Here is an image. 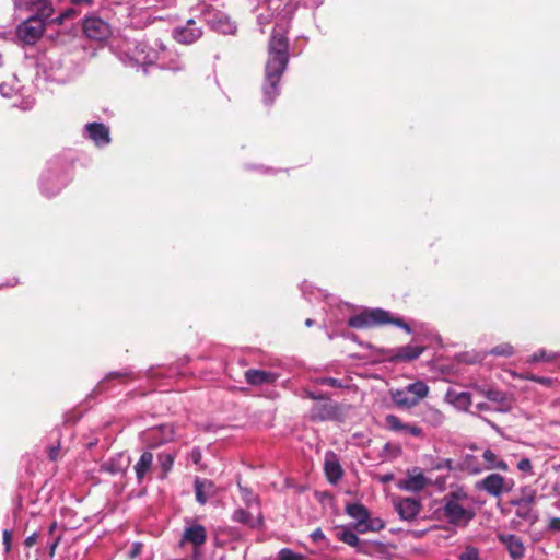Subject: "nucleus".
Segmentation results:
<instances>
[{"mask_svg": "<svg viewBox=\"0 0 560 560\" xmlns=\"http://www.w3.org/2000/svg\"><path fill=\"white\" fill-rule=\"evenodd\" d=\"M186 526L179 540V546L191 544L195 547L194 559H198V548L207 541V529L203 525L196 523L190 518H186Z\"/></svg>", "mask_w": 560, "mask_h": 560, "instance_id": "7", "label": "nucleus"}, {"mask_svg": "<svg viewBox=\"0 0 560 560\" xmlns=\"http://www.w3.org/2000/svg\"><path fill=\"white\" fill-rule=\"evenodd\" d=\"M305 325H306L307 327H312V326L314 325V320H313L312 318H307V319L305 320Z\"/></svg>", "mask_w": 560, "mask_h": 560, "instance_id": "64", "label": "nucleus"}, {"mask_svg": "<svg viewBox=\"0 0 560 560\" xmlns=\"http://www.w3.org/2000/svg\"><path fill=\"white\" fill-rule=\"evenodd\" d=\"M7 84H0V93L3 95V96H9V93H8V89H7Z\"/></svg>", "mask_w": 560, "mask_h": 560, "instance_id": "59", "label": "nucleus"}, {"mask_svg": "<svg viewBox=\"0 0 560 560\" xmlns=\"http://www.w3.org/2000/svg\"><path fill=\"white\" fill-rule=\"evenodd\" d=\"M11 36V32L3 26H0V38L7 39Z\"/></svg>", "mask_w": 560, "mask_h": 560, "instance_id": "57", "label": "nucleus"}, {"mask_svg": "<svg viewBox=\"0 0 560 560\" xmlns=\"http://www.w3.org/2000/svg\"><path fill=\"white\" fill-rule=\"evenodd\" d=\"M188 458L195 465H200L201 458H202V452H201L200 447H198V446L194 447L190 451V453L188 454Z\"/></svg>", "mask_w": 560, "mask_h": 560, "instance_id": "42", "label": "nucleus"}, {"mask_svg": "<svg viewBox=\"0 0 560 560\" xmlns=\"http://www.w3.org/2000/svg\"><path fill=\"white\" fill-rule=\"evenodd\" d=\"M303 5L311 7V8H317L319 7L324 0H301Z\"/></svg>", "mask_w": 560, "mask_h": 560, "instance_id": "54", "label": "nucleus"}, {"mask_svg": "<svg viewBox=\"0 0 560 560\" xmlns=\"http://www.w3.org/2000/svg\"><path fill=\"white\" fill-rule=\"evenodd\" d=\"M424 534H425V530L413 532V536L418 537V538L422 537Z\"/></svg>", "mask_w": 560, "mask_h": 560, "instance_id": "61", "label": "nucleus"}, {"mask_svg": "<svg viewBox=\"0 0 560 560\" xmlns=\"http://www.w3.org/2000/svg\"><path fill=\"white\" fill-rule=\"evenodd\" d=\"M245 380L249 385L260 386L264 384H272L278 378V375L273 372L249 369L245 371Z\"/></svg>", "mask_w": 560, "mask_h": 560, "instance_id": "21", "label": "nucleus"}, {"mask_svg": "<svg viewBox=\"0 0 560 560\" xmlns=\"http://www.w3.org/2000/svg\"><path fill=\"white\" fill-rule=\"evenodd\" d=\"M131 376V371L125 370L124 372H110L104 380H102L94 388V392L101 393L107 388V383L112 380H124Z\"/></svg>", "mask_w": 560, "mask_h": 560, "instance_id": "32", "label": "nucleus"}, {"mask_svg": "<svg viewBox=\"0 0 560 560\" xmlns=\"http://www.w3.org/2000/svg\"><path fill=\"white\" fill-rule=\"evenodd\" d=\"M446 400L454 407L460 410L467 411L472 405L471 395L467 392H457L455 389H448L446 393Z\"/></svg>", "mask_w": 560, "mask_h": 560, "instance_id": "25", "label": "nucleus"}, {"mask_svg": "<svg viewBox=\"0 0 560 560\" xmlns=\"http://www.w3.org/2000/svg\"><path fill=\"white\" fill-rule=\"evenodd\" d=\"M153 459V454L149 451H145L141 454L140 458L136 463L133 469L138 485H142L147 475L152 470Z\"/></svg>", "mask_w": 560, "mask_h": 560, "instance_id": "23", "label": "nucleus"}, {"mask_svg": "<svg viewBox=\"0 0 560 560\" xmlns=\"http://www.w3.org/2000/svg\"><path fill=\"white\" fill-rule=\"evenodd\" d=\"M385 526L384 522L378 517H371V514L369 515V521H366L363 528H360V534H364L368 532H378L383 529Z\"/></svg>", "mask_w": 560, "mask_h": 560, "instance_id": "35", "label": "nucleus"}, {"mask_svg": "<svg viewBox=\"0 0 560 560\" xmlns=\"http://www.w3.org/2000/svg\"><path fill=\"white\" fill-rule=\"evenodd\" d=\"M467 499V492L462 488L452 490L443 497V516L450 524L466 526L474 518V511L466 505Z\"/></svg>", "mask_w": 560, "mask_h": 560, "instance_id": "2", "label": "nucleus"}, {"mask_svg": "<svg viewBox=\"0 0 560 560\" xmlns=\"http://www.w3.org/2000/svg\"><path fill=\"white\" fill-rule=\"evenodd\" d=\"M83 32L88 38L97 42L106 40L112 35L109 24L97 16H89L83 21Z\"/></svg>", "mask_w": 560, "mask_h": 560, "instance_id": "9", "label": "nucleus"}, {"mask_svg": "<svg viewBox=\"0 0 560 560\" xmlns=\"http://www.w3.org/2000/svg\"><path fill=\"white\" fill-rule=\"evenodd\" d=\"M524 378L529 380V381H533V382H536L537 375L528 374V375H526Z\"/></svg>", "mask_w": 560, "mask_h": 560, "instance_id": "62", "label": "nucleus"}, {"mask_svg": "<svg viewBox=\"0 0 560 560\" xmlns=\"http://www.w3.org/2000/svg\"><path fill=\"white\" fill-rule=\"evenodd\" d=\"M423 346H412L407 345L400 348H397L396 350H392L393 353L388 361L390 362H409L412 360L418 359L424 351Z\"/></svg>", "mask_w": 560, "mask_h": 560, "instance_id": "17", "label": "nucleus"}, {"mask_svg": "<svg viewBox=\"0 0 560 560\" xmlns=\"http://www.w3.org/2000/svg\"><path fill=\"white\" fill-rule=\"evenodd\" d=\"M402 432L412 436H421L423 433L420 427L408 423H405V429H402Z\"/></svg>", "mask_w": 560, "mask_h": 560, "instance_id": "43", "label": "nucleus"}, {"mask_svg": "<svg viewBox=\"0 0 560 560\" xmlns=\"http://www.w3.org/2000/svg\"><path fill=\"white\" fill-rule=\"evenodd\" d=\"M202 21L213 31L222 34H234L236 25L231 19L222 11L215 10L206 5L201 10Z\"/></svg>", "mask_w": 560, "mask_h": 560, "instance_id": "6", "label": "nucleus"}, {"mask_svg": "<svg viewBox=\"0 0 560 560\" xmlns=\"http://www.w3.org/2000/svg\"><path fill=\"white\" fill-rule=\"evenodd\" d=\"M311 538L313 541L317 542L325 539V534L320 528H316L315 530L312 532Z\"/></svg>", "mask_w": 560, "mask_h": 560, "instance_id": "51", "label": "nucleus"}, {"mask_svg": "<svg viewBox=\"0 0 560 560\" xmlns=\"http://www.w3.org/2000/svg\"><path fill=\"white\" fill-rule=\"evenodd\" d=\"M3 545L5 551L9 552L11 549V533L8 529L3 532Z\"/></svg>", "mask_w": 560, "mask_h": 560, "instance_id": "52", "label": "nucleus"}, {"mask_svg": "<svg viewBox=\"0 0 560 560\" xmlns=\"http://www.w3.org/2000/svg\"><path fill=\"white\" fill-rule=\"evenodd\" d=\"M550 357L547 354L545 350H539L527 359L528 363H536L539 361H548Z\"/></svg>", "mask_w": 560, "mask_h": 560, "instance_id": "41", "label": "nucleus"}, {"mask_svg": "<svg viewBox=\"0 0 560 560\" xmlns=\"http://www.w3.org/2000/svg\"><path fill=\"white\" fill-rule=\"evenodd\" d=\"M35 14L32 16L39 18L46 25L51 20L54 14V8L49 0H40L37 2V7L34 9Z\"/></svg>", "mask_w": 560, "mask_h": 560, "instance_id": "27", "label": "nucleus"}, {"mask_svg": "<svg viewBox=\"0 0 560 560\" xmlns=\"http://www.w3.org/2000/svg\"><path fill=\"white\" fill-rule=\"evenodd\" d=\"M131 458L125 453H117L105 460L100 470L112 476L125 475L130 466Z\"/></svg>", "mask_w": 560, "mask_h": 560, "instance_id": "15", "label": "nucleus"}, {"mask_svg": "<svg viewBox=\"0 0 560 560\" xmlns=\"http://www.w3.org/2000/svg\"><path fill=\"white\" fill-rule=\"evenodd\" d=\"M517 468L523 472L533 474V465L528 458H522L517 463Z\"/></svg>", "mask_w": 560, "mask_h": 560, "instance_id": "44", "label": "nucleus"}, {"mask_svg": "<svg viewBox=\"0 0 560 560\" xmlns=\"http://www.w3.org/2000/svg\"><path fill=\"white\" fill-rule=\"evenodd\" d=\"M393 324L402 328L406 332L410 334L411 328L401 318L393 317L392 314L383 308L366 310L358 315L351 316L348 325L352 328H368L374 325Z\"/></svg>", "mask_w": 560, "mask_h": 560, "instance_id": "3", "label": "nucleus"}, {"mask_svg": "<svg viewBox=\"0 0 560 560\" xmlns=\"http://www.w3.org/2000/svg\"><path fill=\"white\" fill-rule=\"evenodd\" d=\"M318 383L320 385L330 386L335 388H345L347 385H345L340 380L335 377H322L318 380Z\"/></svg>", "mask_w": 560, "mask_h": 560, "instance_id": "40", "label": "nucleus"}, {"mask_svg": "<svg viewBox=\"0 0 560 560\" xmlns=\"http://www.w3.org/2000/svg\"><path fill=\"white\" fill-rule=\"evenodd\" d=\"M394 508L401 520L412 521L421 512V501L415 498H399L394 500Z\"/></svg>", "mask_w": 560, "mask_h": 560, "instance_id": "14", "label": "nucleus"}, {"mask_svg": "<svg viewBox=\"0 0 560 560\" xmlns=\"http://www.w3.org/2000/svg\"><path fill=\"white\" fill-rule=\"evenodd\" d=\"M83 136L98 148L110 143L109 128L102 122H89L83 128Z\"/></svg>", "mask_w": 560, "mask_h": 560, "instance_id": "13", "label": "nucleus"}, {"mask_svg": "<svg viewBox=\"0 0 560 560\" xmlns=\"http://www.w3.org/2000/svg\"><path fill=\"white\" fill-rule=\"evenodd\" d=\"M142 544L141 542H133L130 547V549L128 550V557L130 559H135L137 558L141 551H142Z\"/></svg>", "mask_w": 560, "mask_h": 560, "instance_id": "45", "label": "nucleus"}, {"mask_svg": "<svg viewBox=\"0 0 560 560\" xmlns=\"http://www.w3.org/2000/svg\"><path fill=\"white\" fill-rule=\"evenodd\" d=\"M513 483L500 474H490L476 485L477 489L486 491L492 497L499 498L503 493L510 492Z\"/></svg>", "mask_w": 560, "mask_h": 560, "instance_id": "8", "label": "nucleus"}, {"mask_svg": "<svg viewBox=\"0 0 560 560\" xmlns=\"http://www.w3.org/2000/svg\"><path fill=\"white\" fill-rule=\"evenodd\" d=\"M65 184V179L61 178L58 174L52 173L51 171H48L47 173L42 175V191L47 197L55 196L58 191H60Z\"/></svg>", "mask_w": 560, "mask_h": 560, "instance_id": "20", "label": "nucleus"}, {"mask_svg": "<svg viewBox=\"0 0 560 560\" xmlns=\"http://www.w3.org/2000/svg\"><path fill=\"white\" fill-rule=\"evenodd\" d=\"M339 408L336 404L324 402L314 405L311 409V418L313 420L326 421L334 420L338 416Z\"/></svg>", "mask_w": 560, "mask_h": 560, "instance_id": "22", "label": "nucleus"}, {"mask_svg": "<svg viewBox=\"0 0 560 560\" xmlns=\"http://www.w3.org/2000/svg\"><path fill=\"white\" fill-rule=\"evenodd\" d=\"M37 539H38L37 533H33L32 535L26 537V539L24 540V544L26 547L31 548L32 546H34L36 544Z\"/></svg>", "mask_w": 560, "mask_h": 560, "instance_id": "53", "label": "nucleus"}, {"mask_svg": "<svg viewBox=\"0 0 560 560\" xmlns=\"http://www.w3.org/2000/svg\"><path fill=\"white\" fill-rule=\"evenodd\" d=\"M46 24L37 16H30L16 26L15 35L24 45H35L44 35Z\"/></svg>", "mask_w": 560, "mask_h": 560, "instance_id": "5", "label": "nucleus"}, {"mask_svg": "<svg viewBox=\"0 0 560 560\" xmlns=\"http://www.w3.org/2000/svg\"><path fill=\"white\" fill-rule=\"evenodd\" d=\"M536 383L549 385V384H551V380L548 377L537 376Z\"/></svg>", "mask_w": 560, "mask_h": 560, "instance_id": "58", "label": "nucleus"}, {"mask_svg": "<svg viewBox=\"0 0 560 560\" xmlns=\"http://www.w3.org/2000/svg\"><path fill=\"white\" fill-rule=\"evenodd\" d=\"M60 455V443L58 442L56 445H51L48 448V456L51 460L58 459Z\"/></svg>", "mask_w": 560, "mask_h": 560, "instance_id": "48", "label": "nucleus"}, {"mask_svg": "<svg viewBox=\"0 0 560 560\" xmlns=\"http://www.w3.org/2000/svg\"><path fill=\"white\" fill-rule=\"evenodd\" d=\"M428 394L429 387L422 381L411 383L401 389L390 390V397L395 405L404 409H410L417 406Z\"/></svg>", "mask_w": 560, "mask_h": 560, "instance_id": "4", "label": "nucleus"}, {"mask_svg": "<svg viewBox=\"0 0 560 560\" xmlns=\"http://www.w3.org/2000/svg\"><path fill=\"white\" fill-rule=\"evenodd\" d=\"M516 511L515 514L525 521L530 522L532 524L535 523L538 518L537 514L533 511V506H526V505H515Z\"/></svg>", "mask_w": 560, "mask_h": 560, "instance_id": "34", "label": "nucleus"}, {"mask_svg": "<svg viewBox=\"0 0 560 560\" xmlns=\"http://www.w3.org/2000/svg\"><path fill=\"white\" fill-rule=\"evenodd\" d=\"M175 462V454L168 452H162L158 455V464L162 470L161 478H165L172 470Z\"/></svg>", "mask_w": 560, "mask_h": 560, "instance_id": "31", "label": "nucleus"}, {"mask_svg": "<svg viewBox=\"0 0 560 560\" xmlns=\"http://www.w3.org/2000/svg\"><path fill=\"white\" fill-rule=\"evenodd\" d=\"M536 501V491L533 489H523L521 497L513 501L514 505L533 506Z\"/></svg>", "mask_w": 560, "mask_h": 560, "instance_id": "33", "label": "nucleus"}, {"mask_svg": "<svg viewBox=\"0 0 560 560\" xmlns=\"http://www.w3.org/2000/svg\"><path fill=\"white\" fill-rule=\"evenodd\" d=\"M77 14L74 9H67L65 10L57 19L56 21L61 24L65 20L71 19Z\"/></svg>", "mask_w": 560, "mask_h": 560, "instance_id": "47", "label": "nucleus"}, {"mask_svg": "<svg viewBox=\"0 0 560 560\" xmlns=\"http://www.w3.org/2000/svg\"><path fill=\"white\" fill-rule=\"evenodd\" d=\"M196 501L205 505L217 493L215 485L212 480L196 477L194 480Z\"/></svg>", "mask_w": 560, "mask_h": 560, "instance_id": "16", "label": "nucleus"}, {"mask_svg": "<svg viewBox=\"0 0 560 560\" xmlns=\"http://www.w3.org/2000/svg\"><path fill=\"white\" fill-rule=\"evenodd\" d=\"M432 481L427 478L420 468L413 467L407 471L406 478L399 482V488L409 492H420Z\"/></svg>", "mask_w": 560, "mask_h": 560, "instance_id": "12", "label": "nucleus"}, {"mask_svg": "<svg viewBox=\"0 0 560 560\" xmlns=\"http://www.w3.org/2000/svg\"><path fill=\"white\" fill-rule=\"evenodd\" d=\"M324 470L327 480L336 485L343 476V469L335 453L329 452L326 454Z\"/></svg>", "mask_w": 560, "mask_h": 560, "instance_id": "19", "label": "nucleus"}, {"mask_svg": "<svg viewBox=\"0 0 560 560\" xmlns=\"http://www.w3.org/2000/svg\"><path fill=\"white\" fill-rule=\"evenodd\" d=\"M482 458L487 463L488 469H500L505 471L509 468L508 464L504 460L499 459L497 454L489 448L482 453Z\"/></svg>", "mask_w": 560, "mask_h": 560, "instance_id": "28", "label": "nucleus"}, {"mask_svg": "<svg viewBox=\"0 0 560 560\" xmlns=\"http://www.w3.org/2000/svg\"><path fill=\"white\" fill-rule=\"evenodd\" d=\"M458 560H481L477 548L467 546L458 556Z\"/></svg>", "mask_w": 560, "mask_h": 560, "instance_id": "38", "label": "nucleus"}, {"mask_svg": "<svg viewBox=\"0 0 560 560\" xmlns=\"http://www.w3.org/2000/svg\"><path fill=\"white\" fill-rule=\"evenodd\" d=\"M60 542V537H57L49 546V556L52 558L55 556L56 549Z\"/></svg>", "mask_w": 560, "mask_h": 560, "instance_id": "56", "label": "nucleus"}, {"mask_svg": "<svg viewBox=\"0 0 560 560\" xmlns=\"http://www.w3.org/2000/svg\"><path fill=\"white\" fill-rule=\"evenodd\" d=\"M490 353L498 357H511L514 353V349L510 343H501L492 348Z\"/></svg>", "mask_w": 560, "mask_h": 560, "instance_id": "37", "label": "nucleus"}, {"mask_svg": "<svg viewBox=\"0 0 560 560\" xmlns=\"http://www.w3.org/2000/svg\"><path fill=\"white\" fill-rule=\"evenodd\" d=\"M346 512L357 521L354 529L360 533V528H363L366 521H369V510L361 503H351L346 506Z\"/></svg>", "mask_w": 560, "mask_h": 560, "instance_id": "24", "label": "nucleus"}, {"mask_svg": "<svg viewBox=\"0 0 560 560\" xmlns=\"http://www.w3.org/2000/svg\"><path fill=\"white\" fill-rule=\"evenodd\" d=\"M203 31L194 19L187 20L185 25L176 26L172 31L173 38L184 45H191L201 38Z\"/></svg>", "mask_w": 560, "mask_h": 560, "instance_id": "10", "label": "nucleus"}, {"mask_svg": "<svg viewBox=\"0 0 560 560\" xmlns=\"http://www.w3.org/2000/svg\"><path fill=\"white\" fill-rule=\"evenodd\" d=\"M548 529L551 532H560V517H551L548 523Z\"/></svg>", "mask_w": 560, "mask_h": 560, "instance_id": "50", "label": "nucleus"}, {"mask_svg": "<svg viewBox=\"0 0 560 560\" xmlns=\"http://www.w3.org/2000/svg\"><path fill=\"white\" fill-rule=\"evenodd\" d=\"M136 62H137V63H147V57H143V58H139V57H137V58H136Z\"/></svg>", "mask_w": 560, "mask_h": 560, "instance_id": "63", "label": "nucleus"}, {"mask_svg": "<svg viewBox=\"0 0 560 560\" xmlns=\"http://www.w3.org/2000/svg\"><path fill=\"white\" fill-rule=\"evenodd\" d=\"M385 423L389 430L395 432H402V429H405V423L395 415H387Z\"/></svg>", "mask_w": 560, "mask_h": 560, "instance_id": "36", "label": "nucleus"}, {"mask_svg": "<svg viewBox=\"0 0 560 560\" xmlns=\"http://www.w3.org/2000/svg\"><path fill=\"white\" fill-rule=\"evenodd\" d=\"M279 560H304V557L289 548H283L279 551Z\"/></svg>", "mask_w": 560, "mask_h": 560, "instance_id": "39", "label": "nucleus"}, {"mask_svg": "<svg viewBox=\"0 0 560 560\" xmlns=\"http://www.w3.org/2000/svg\"><path fill=\"white\" fill-rule=\"evenodd\" d=\"M142 435L150 447H158L171 442L175 436V431L172 424H162L145 430Z\"/></svg>", "mask_w": 560, "mask_h": 560, "instance_id": "11", "label": "nucleus"}, {"mask_svg": "<svg viewBox=\"0 0 560 560\" xmlns=\"http://www.w3.org/2000/svg\"><path fill=\"white\" fill-rule=\"evenodd\" d=\"M478 392L483 395L488 400L495 402L501 406L506 405V394L502 390L495 388H480L478 387Z\"/></svg>", "mask_w": 560, "mask_h": 560, "instance_id": "30", "label": "nucleus"}, {"mask_svg": "<svg viewBox=\"0 0 560 560\" xmlns=\"http://www.w3.org/2000/svg\"><path fill=\"white\" fill-rule=\"evenodd\" d=\"M282 32L273 30L268 44V59L262 83L264 103L271 105L280 94V81L289 63V39Z\"/></svg>", "mask_w": 560, "mask_h": 560, "instance_id": "1", "label": "nucleus"}, {"mask_svg": "<svg viewBox=\"0 0 560 560\" xmlns=\"http://www.w3.org/2000/svg\"><path fill=\"white\" fill-rule=\"evenodd\" d=\"M244 500L247 504H250L252 502H257V498L248 490H244Z\"/></svg>", "mask_w": 560, "mask_h": 560, "instance_id": "55", "label": "nucleus"}, {"mask_svg": "<svg viewBox=\"0 0 560 560\" xmlns=\"http://www.w3.org/2000/svg\"><path fill=\"white\" fill-rule=\"evenodd\" d=\"M498 538L500 542L505 546L513 560H520L524 557V544L518 536L513 534H500Z\"/></svg>", "mask_w": 560, "mask_h": 560, "instance_id": "18", "label": "nucleus"}, {"mask_svg": "<svg viewBox=\"0 0 560 560\" xmlns=\"http://www.w3.org/2000/svg\"><path fill=\"white\" fill-rule=\"evenodd\" d=\"M475 408L478 410V411H492V410H495V411H502L504 410V408H492L490 406V404L488 402H477L475 405Z\"/></svg>", "mask_w": 560, "mask_h": 560, "instance_id": "49", "label": "nucleus"}, {"mask_svg": "<svg viewBox=\"0 0 560 560\" xmlns=\"http://www.w3.org/2000/svg\"><path fill=\"white\" fill-rule=\"evenodd\" d=\"M93 0H71V2L73 4H79V3H88V4H91Z\"/></svg>", "mask_w": 560, "mask_h": 560, "instance_id": "60", "label": "nucleus"}, {"mask_svg": "<svg viewBox=\"0 0 560 560\" xmlns=\"http://www.w3.org/2000/svg\"><path fill=\"white\" fill-rule=\"evenodd\" d=\"M232 521L245 524L252 528L256 527L259 523V518H254L249 512L244 509H237L232 514Z\"/></svg>", "mask_w": 560, "mask_h": 560, "instance_id": "29", "label": "nucleus"}, {"mask_svg": "<svg viewBox=\"0 0 560 560\" xmlns=\"http://www.w3.org/2000/svg\"><path fill=\"white\" fill-rule=\"evenodd\" d=\"M336 537L338 538V540L357 548L358 551H364L363 546L353 529L348 527H341L340 529L337 530Z\"/></svg>", "mask_w": 560, "mask_h": 560, "instance_id": "26", "label": "nucleus"}, {"mask_svg": "<svg viewBox=\"0 0 560 560\" xmlns=\"http://www.w3.org/2000/svg\"><path fill=\"white\" fill-rule=\"evenodd\" d=\"M434 469H436V470H442V469L452 470L453 469V460L450 459V458L442 459L441 462H439L434 466Z\"/></svg>", "mask_w": 560, "mask_h": 560, "instance_id": "46", "label": "nucleus"}]
</instances>
